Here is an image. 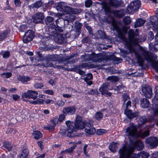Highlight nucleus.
I'll return each instance as SVG.
<instances>
[{
    "label": "nucleus",
    "instance_id": "obj_25",
    "mask_svg": "<svg viewBox=\"0 0 158 158\" xmlns=\"http://www.w3.org/2000/svg\"><path fill=\"white\" fill-rule=\"evenodd\" d=\"M43 4L41 1H38L31 5L29 6V7L31 9L32 8H38L40 7Z\"/></svg>",
    "mask_w": 158,
    "mask_h": 158
},
{
    "label": "nucleus",
    "instance_id": "obj_31",
    "mask_svg": "<svg viewBox=\"0 0 158 158\" xmlns=\"http://www.w3.org/2000/svg\"><path fill=\"white\" fill-rule=\"evenodd\" d=\"M92 54H85L84 55L81 56V58L83 59V60L90 61H92Z\"/></svg>",
    "mask_w": 158,
    "mask_h": 158
},
{
    "label": "nucleus",
    "instance_id": "obj_2",
    "mask_svg": "<svg viewBox=\"0 0 158 158\" xmlns=\"http://www.w3.org/2000/svg\"><path fill=\"white\" fill-rule=\"evenodd\" d=\"M134 150L132 147L123 145L120 149V153L123 158H148L149 156V154L144 151H142L137 154H134Z\"/></svg>",
    "mask_w": 158,
    "mask_h": 158
},
{
    "label": "nucleus",
    "instance_id": "obj_43",
    "mask_svg": "<svg viewBox=\"0 0 158 158\" xmlns=\"http://www.w3.org/2000/svg\"><path fill=\"white\" fill-rule=\"evenodd\" d=\"M98 35L99 37L103 39H106V35L105 33L101 30H99L98 31Z\"/></svg>",
    "mask_w": 158,
    "mask_h": 158
},
{
    "label": "nucleus",
    "instance_id": "obj_16",
    "mask_svg": "<svg viewBox=\"0 0 158 158\" xmlns=\"http://www.w3.org/2000/svg\"><path fill=\"white\" fill-rule=\"evenodd\" d=\"M33 22L35 23H40L42 21L44 18V16L43 13L41 12H39L35 14L33 16Z\"/></svg>",
    "mask_w": 158,
    "mask_h": 158
},
{
    "label": "nucleus",
    "instance_id": "obj_10",
    "mask_svg": "<svg viewBox=\"0 0 158 158\" xmlns=\"http://www.w3.org/2000/svg\"><path fill=\"white\" fill-rule=\"evenodd\" d=\"M141 91L144 95L148 98H151L152 95V91L151 87L147 85L142 86Z\"/></svg>",
    "mask_w": 158,
    "mask_h": 158
},
{
    "label": "nucleus",
    "instance_id": "obj_20",
    "mask_svg": "<svg viewBox=\"0 0 158 158\" xmlns=\"http://www.w3.org/2000/svg\"><path fill=\"white\" fill-rule=\"evenodd\" d=\"M91 57L92 61L94 62L100 61L102 59V54L101 53L92 54Z\"/></svg>",
    "mask_w": 158,
    "mask_h": 158
},
{
    "label": "nucleus",
    "instance_id": "obj_17",
    "mask_svg": "<svg viewBox=\"0 0 158 158\" xmlns=\"http://www.w3.org/2000/svg\"><path fill=\"white\" fill-rule=\"evenodd\" d=\"M76 109L73 106H69L64 108L63 110V113L64 114L71 115L74 114Z\"/></svg>",
    "mask_w": 158,
    "mask_h": 158
},
{
    "label": "nucleus",
    "instance_id": "obj_59",
    "mask_svg": "<svg viewBox=\"0 0 158 158\" xmlns=\"http://www.w3.org/2000/svg\"><path fill=\"white\" fill-rule=\"evenodd\" d=\"M105 130L102 129H98L96 131V134L98 135H100L104 133Z\"/></svg>",
    "mask_w": 158,
    "mask_h": 158
},
{
    "label": "nucleus",
    "instance_id": "obj_8",
    "mask_svg": "<svg viewBox=\"0 0 158 158\" xmlns=\"http://www.w3.org/2000/svg\"><path fill=\"white\" fill-rule=\"evenodd\" d=\"M145 142L151 149L153 148L158 146V138L155 137H149L146 140Z\"/></svg>",
    "mask_w": 158,
    "mask_h": 158
},
{
    "label": "nucleus",
    "instance_id": "obj_7",
    "mask_svg": "<svg viewBox=\"0 0 158 158\" xmlns=\"http://www.w3.org/2000/svg\"><path fill=\"white\" fill-rule=\"evenodd\" d=\"M150 24L153 26V31L157 33L155 36V39L158 42V19L156 16H154L151 19Z\"/></svg>",
    "mask_w": 158,
    "mask_h": 158
},
{
    "label": "nucleus",
    "instance_id": "obj_40",
    "mask_svg": "<svg viewBox=\"0 0 158 158\" xmlns=\"http://www.w3.org/2000/svg\"><path fill=\"white\" fill-rule=\"evenodd\" d=\"M114 14L116 16L120 18H122L124 16L121 10H116L114 11Z\"/></svg>",
    "mask_w": 158,
    "mask_h": 158
},
{
    "label": "nucleus",
    "instance_id": "obj_49",
    "mask_svg": "<svg viewBox=\"0 0 158 158\" xmlns=\"http://www.w3.org/2000/svg\"><path fill=\"white\" fill-rule=\"evenodd\" d=\"M88 94L89 95L97 94L98 91L96 89H92L88 92Z\"/></svg>",
    "mask_w": 158,
    "mask_h": 158
},
{
    "label": "nucleus",
    "instance_id": "obj_11",
    "mask_svg": "<svg viewBox=\"0 0 158 158\" xmlns=\"http://www.w3.org/2000/svg\"><path fill=\"white\" fill-rule=\"evenodd\" d=\"M47 60L48 62H50L49 61H57L58 63L60 64L63 61L65 60L63 58L60 57L58 55H50L47 56L46 57Z\"/></svg>",
    "mask_w": 158,
    "mask_h": 158
},
{
    "label": "nucleus",
    "instance_id": "obj_57",
    "mask_svg": "<svg viewBox=\"0 0 158 158\" xmlns=\"http://www.w3.org/2000/svg\"><path fill=\"white\" fill-rule=\"evenodd\" d=\"M56 34L57 35V34H59L57 32H63V30L60 27H58V26L57 27L56 26Z\"/></svg>",
    "mask_w": 158,
    "mask_h": 158
},
{
    "label": "nucleus",
    "instance_id": "obj_64",
    "mask_svg": "<svg viewBox=\"0 0 158 158\" xmlns=\"http://www.w3.org/2000/svg\"><path fill=\"white\" fill-rule=\"evenodd\" d=\"M149 135V131L148 130L142 133V136L143 137H145L148 136Z\"/></svg>",
    "mask_w": 158,
    "mask_h": 158
},
{
    "label": "nucleus",
    "instance_id": "obj_34",
    "mask_svg": "<svg viewBox=\"0 0 158 158\" xmlns=\"http://www.w3.org/2000/svg\"><path fill=\"white\" fill-rule=\"evenodd\" d=\"M30 98H32L33 99H36L37 97L38 93L37 92L33 90H30Z\"/></svg>",
    "mask_w": 158,
    "mask_h": 158
},
{
    "label": "nucleus",
    "instance_id": "obj_38",
    "mask_svg": "<svg viewBox=\"0 0 158 158\" xmlns=\"http://www.w3.org/2000/svg\"><path fill=\"white\" fill-rule=\"evenodd\" d=\"M107 80L110 81L112 82H115L118 81V78L116 76H112L107 77Z\"/></svg>",
    "mask_w": 158,
    "mask_h": 158
},
{
    "label": "nucleus",
    "instance_id": "obj_15",
    "mask_svg": "<svg viewBox=\"0 0 158 158\" xmlns=\"http://www.w3.org/2000/svg\"><path fill=\"white\" fill-rule=\"evenodd\" d=\"M86 64H83L82 65H79L75 68L70 69L69 71L75 72L79 73L80 75H83L85 74V73L84 71L81 70V69H82L83 68H86Z\"/></svg>",
    "mask_w": 158,
    "mask_h": 158
},
{
    "label": "nucleus",
    "instance_id": "obj_9",
    "mask_svg": "<svg viewBox=\"0 0 158 158\" xmlns=\"http://www.w3.org/2000/svg\"><path fill=\"white\" fill-rule=\"evenodd\" d=\"M93 123V121L90 120L86 124V128L85 129V131L88 134L94 135L96 132L95 128L92 126Z\"/></svg>",
    "mask_w": 158,
    "mask_h": 158
},
{
    "label": "nucleus",
    "instance_id": "obj_36",
    "mask_svg": "<svg viewBox=\"0 0 158 158\" xmlns=\"http://www.w3.org/2000/svg\"><path fill=\"white\" fill-rule=\"evenodd\" d=\"M3 146L8 151H10L12 148L11 144L9 142H4Z\"/></svg>",
    "mask_w": 158,
    "mask_h": 158
},
{
    "label": "nucleus",
    "instance_id": "obj_53",
    "mask_svg": "<svg viewBox=\"0 0 158 158\" xmlns=\"http://www.w3.org/2000/svg\"><path fill=\"white\" fill-rule=\"evenodd\" d=\"M44 92L46 94L51 95H53L54 94L53 91L50 89L46 90L44 91Z\"/></svg>",
    "mask_w": 158,
    "mask_h": 158
},
{
    "label": "nucleus",
    "instance_id": "obj_21",
    "mask_svg": "<svg viewBox=\"0 0 158 158\" xmlns=\"http://www.w3.org/2000/svg\"><path fill=\"white\" fill-rule=\"evenodd\" d=\"M108 82H105L99 88V90L101 93L102 94H104L108 91Z\"/></svg>",
    "mask_w": 158,
    "mask_h": 158
},
{
    "label": "nucleus",
    "instance_id": "obj_55",
    "mask_svg": "<svg viewBox=\"0 0 158 158\" xmlns=\"http://www.w3.org/2000/svg\"><path fill=\"white\" fill-rule=\"evenodd\" d=\"M14 2L16 7H19L21 6V2L20 0H14Z\"/></svg>",
    "mask_w": 158,
    "mask_h": 158
},
{
    "label": "nucleus",
    "instance_id": "obj_4",
    "mask_svg": "<svg viewBox=\"0 0 158 158\" xmlns=\"http://www.w3.org/2000/svg\"><path fill=\"white\" fill-rule=\"evenodd\" d=\"M38 56L35 60V63L34 64L35 66H37L40 68H47L48 67H53L60 69L62 67L59 65L53 64L52 63L48 62L45 60H43L42 59V55L38 53Z\"/></svg>",
    "mask_w": 158,
    "mask_h": 158
},
{
    "label": "nucleus",
    "instance_id": "obj_30",
    "mask_svg": "<svg viewBox=\"0 0 158 158\" xmlns=\"http://www.w3.org/2000/svg\"><path fill=\"white\" fill-rule=\"evenodd\" d=\"M117 144L114 142H112L109 146V149L112 152H114L116 151L117 148Z\"/></svg>",
    "mask_w": 158,
    "mask_h": 158
},
{
    "label": "nucleus",
    "instance_id": "obj_3",
    "mask_svg": "<svg viewBox=\"0 0 158 158\" xmlns=\"http://www.w3.org/2000/svg\"><path fill=\"white\" fill-rule=\"evenodd\" d=\"M66 124L68 127L67 131L71 133L76 131L77 129H82L86 126L87 123L82 121V118L79 115L76 116L74 123L69 121L66 122Z\"/></svg>",
    "mask_w": 158,
    "mask_h": 158
},
{
    "label": "nucleus",
    "instance_id": "obj_32",
    "mask_svg": "<svg viewBox=\"0 0 158 158\" xmlns=\"http://www.w3.org/2000/svg\"><path fill=\"white\" fill-rule=\"evenodd\" d=\"M29 153V151L27 149H24L22 153L19 155V158H26Z\"/></svg>",
    "mask_w": 158,
    "mask_h": 158
},
{
    "label": "nucleus",
    "instance_id": "obj_13",
    "mask_svg": "<svg viewBox=\"0 0 158 158\" xmlns=\"http://www.w3.org/2000/svg\"><path fill=\"white\" fill-rule=\"evenodd\" d=\"M56 25L54 23H51L46 29V34L51 36H55L56 34Z\"/></svg>",
    "mask_w": 158,
    "mask_h": 158
},
{
    "label": "nucleus",
    "instance_id": "obj_63",
    "mask_svg": "<svg viewBox=\"0 0 158 158\" xmlns=\"http://www.w3.org/2000/svg\"><path fill=\"white\" fill-rule=\"evenodd\" d=\"M12 98L15 101H18L19 100L20 97L17 94H13L12 95Z\"/></svg>",
    "mask_w": 158,
    "mask_h": 158
},
{
    "label": "nucleus",
    "instance_id": "obj_23",
    "mask_svg": "<svg viewBox=\"0 0 158 158\" xmlns=\"http://www.w3.org/2000/svg\"><path fill=\"white\" fill-rule=\"evenodd\" d=\"M135 147L137 149L141 150H142L143 148V145L142 142L140 140H137L134 143Z\"/></svg>",
    "mask_w": 158,
    "mask_h": 158
},
{
    "label": "nucleus",
    "instance_id": "obj_54",
    "mask_svg": "<svg viewBox=\"0 0 158 158\" xmlns=\"http://www.w3.org/2000/svg\"><path fill=\"white\" fill-rule=\"evenodd\" d=\"M52 124L55 126L58 123V119L57 118H54L51 120Z\"/></svg>",
    "mask_w": 158,
    "mask_h": 158
},
{
    "label": "nucleus",
    "instance_id": "obj_37",
    "mask_svg": "<svg viewBox=\"0 0 158 158\" xmlns=\"http://www.w3.org/2000/svg\"><path fill=\"white\" fill-rule=\"evenodd\" d=\"M103 117V114L101 112H98L96 113L95 118L96 120H99L101 119Z\"/></svg>",
    "mask_w": 158,
    "mask_h": 158
},
{
    "label": "nucleus",
    "instance_id": "obj_5",
    "mask_svg": "<svg viewBox=\"0 0 158 158\" xmlns=\"http://www.w3.org/2000/svg\"><path fill=\"white\" fill-rule=\"evenodd\" d=\"M125 134V135L129 138H136L139 136V135L137 132V128L133 124L127 128Z\"/></svg>",
    "mask_w": 158,
    "mask_h": 158
},
{
    "label": "nucleus",
    "instance_id": "obj_6",
    "mask_svg": "<svg viewBox=\"0 0 158 158\" xmlns=\"http://www.w3.org/2000/svg\"><path fill=\"white\" fill-rule=\"evenodd\" d=\"M141 4L139 0L134 1L130 3L127 7V12L128 13L131 14L137 11L139 9Z\"/></svg>",
    "mask_w": 158,
    "mask_h": 158
},
{
    "label": "nucleus",
    "instance_id": "obj_44",
    "mask_svg": "<svg viewBox=\"0 0 158 158\" xmlns=\"http://www.w3.org/2000/svg\"><path fill=\"white\" fill-rule=\"evenodd\" d=\"M123 20L124 23L126 25L130 24L131 22L130 18V17L128 16L125 17L123 19Z\"/></svg>",
    "mask_w": 158,
    "mask_h": 158
},
{
    "label": "nucleus",
    "instance_id": "obj_27",
    "mask_svg": "<svg viewBox=\"0 0 158 158\" xmlns=\"http://www.w3.org/2000/svg\"><path fill=\"white\" fill-rule=\"evenodd\" d=\"M32 135L34 137V138L37 140L40 139L42 136L41 133L38 131H34L32 133Z\"/></svg>",
    "mask_w": 158,
    "mask_h": 158
},
{
    "label": "nucleus",
    "instance_id": "obj_18",
    "mask_svg": "<svg viewBox=\"0 0 158 158\" xmlns=\"http://www.w3.org/2000/svg\"><path fill=\"white\" fill-rule=\"evenodd\" d=\"M156 98L154 99V100H156V102L154 104L155 105L156 108L154 110V113L155 115L158 114V86L155 87Z\"/></svg>",
    "mask_w": 158,
    "mask_h": 158
},
{
    "label": "nucleus",
    "instance_id": "obj_51",
    "mask_svg": "<svg viewBox=\"0 0 158 158\" xmlns=\"http://www.w3.org/2000/svg\"><path fill=\"white\" fill-rule=\"evenodd\" d=\"M43 86V84L41 83H36L34 85V87L37 89L40 88Z\"/></svg>",
    "mask_w": 158,
    "mask_h": 158
},
{
    "label": "nucleus",
    "instance_id": "obj_24",
    "mask_svg": "<svg viewBox=\"0 0 158 158\" xmlns=\"http://www.w3.org/2000/svg\"><path fill=\"white\" fill-rule=\"evenodd\" d=\"M140 104L142 107L147 108L149 105V102L147 99L144 98L140 100Z\"/></svg>",
    "mask_w": 158,
    "mask_h": 158
},
{
    "label": "nucleus",
    "instance_id": "obj_35",
    "mask_svg": "<svg viewBox=\"0 0 158 158\" xmlns=\"http://www.w3.org/2000/svg\"><path fill=\"white\" fill-rule=\"evenodd\" d=\"M103 8L107 12H109L110 10V7L108 3L106 2H103L102 3Z\"/></svg>",
    "mask_w": 158,
    "mask_h": 158
},
{
    "label": "nucleus",
    "instance_id": "obj_22",
    "mask_svg": "<svg viewBox=\"0 0 158 158\" xmlns=\"http://www.w3.org/2000/svg\"><path fill=\"white\" fill-rule=\"evenodd\" d=\"M124 112L126 115H127L130 119L134 118L138 116L139 114L138 112L132 113L131 111L130 110H128L127 111L125 110Z\"/></svg>",
    "mask_w": 158,
    "mask_h": 158
},
{
    "label": "nucleus",
    "instance_id": "obj_48",
    "mask_svg": "<svg viewBox=\"0 0 158 158\" xmlns=\"http://www.w3.org/2000/svg\"><path fill=\"white\" fill-rule=\"evenodd\" d=\"M122 98L123 104H125V102L129 98V96L127 93H125L122 95Z\"/></svg>",
    "mask_w": 158,
    "mask_h": 158
},
{
    "label": "nucleus",
    "instance_id": "obj_1",
    "mask_svg": "<svg viewBox=\"0 0 158 158\" xmlns=\"http://www.w3.org/2000/svg\"><path fill=\"white\" fill-rule=\"evenodd\" d=\"M112 25L113 27V30L117 31L118 37L125 42V44L129 50L135 54L139 65L140 66H143L144 59L148 62L151 63L153 69L158 73V61L154 60L157 58L156 55L147 51L144 48L140 47L138 52L136 51L132 48L133 45H136L138 43L142 41L137 37H135V33L134 31L132 30H130L128 33L129 40L127 41L125 36L127 32L126 27L124 26L119 28L114 21L112 23Z\"/></svg>",
    "mask_w": 158,
    "mask_h": 158
},
{
    "label": "nucleus",
    "instance_id": "obj_26",
    "mask_svg": "<svg viewBox=\"0 0 158 158\" xmlns=\"http://www.w3.org/2000/svg\"><path fill=\"white\" fill-rule=\"evenodd\" d=\"M145 23V21L142 19H138L135 23L134 27L136 28L142 26Z\"/></svg>",
    "mask_w": 158,
    "mask_h": 158
},
{
    "label": "nucleus",
    "instance_id": "obj_39",
    "mask_svg": "<svg viewBox=\"0 0 158 158\" xmlns=\"http://www.w3.org/2000/svg\"><path fill=\"white\" fill-rule=\"evenodd\" d=\"M54 20L53 17L49 16H47L44 20L45 23L47 25H48L52 22Z\"/></svg>",
    "mask_w": 158,
    "mask_h": 158
},
{
    "label": "nucleus",
    "instance_id": "obj_50",
    "mask_svg": "<svg viewBox=\"0 0 158 158\" xmlns=\"http://www.w3.org/2000/svg\"><path fill=\"white\" fill-rule=\"evenodd\" d=\"M30 90H28L27 92L23 94L22 97L23 98H30Z\"/></svg>",
    "mask_w": 158,
    "mask_h": 158
},
{
    "label": "nucleus",
    "instance_id": "obj_52",
    "mask_svg": "<svg viewBox=\"0 0 158 158\" xmlns=\"http://www.w3.org/2000/svg\"><path fill=\"white\" fill-rule=\"evenodd\" d=\"M92 4V2L91 0H87L85 2V6L87 7H89Z\"/></svg>",
    "mask_w": 158,
    "mask_h": 158
},
{
    "label": "nucleus",
    "instance_id": "obj_41",
    "mask_svg": "<svg viewBox=\"0 0 158 158\" xmlns=\"http://www.w3.org/2000/svg\"><path fill=\"white\" fill-rule=\"evenodd\" d=\"M147 120L145 116H143L140 117L138 120V122L140 125L146 123Z\"/></svg>",
    "mask_w": 158,
    "mask_h": 158
},
{
    "label": "nucleus",
    "instance_id": "obj_47",
    "mask_svg": "<svg viewBox=\"0 0 158 158\" xmlns=\"http://www.w3.org/2000/svg\"><path fill=\"white\" fill-rule=\"evenodd\" d=\"M73 8H71L70 7L67 6H66L64 8V10L65 11V12H66L68 13H72Z\"/></svg>",
    "mask_w": 158,
    "mask_h": 158
},
{
    "label": "nucleus",
    "instance_id": "obj_14",
    "mask_svg": "<svg viewBox=\"0 0 158 158\" xmlns=\"http://www.w3.org/2000/svg\"><path fill=\"white\" fill-rule=\"evenodd\" d=\"M66 36L61 34H57L54 36L55 42L59 44H62L65 42Z\"/></svg>",
    "mask_w": 158,
    "mask_h": 158
},
{
    "label": "nucleus",
    "instance_id": "obj_28",
    "mask_svg": "<svg viewBox=\"0 0 158 158\" xmlns=\"http://www.w3.org/2000/svg\"><path fill=\"white\" fill-rule=\"evenodd\" d=\"M19 81H21L22 82L25 83L31 80L29 77L28 76H19L17 78Z\"/></svg>",
    "mask_w": 158,
    "mask_h": 158
},
{
    "label": "nucleus",
    "instance_id": "obj_33",
    "mask_svg": "<svg viewBox=\"0 0 158 158\" xmlns=\"http://www.w3.org/2000/svg\"><path fill=\"white\" fill-rule=\"evenodd\" d=\"M76 146V145H75L74 146H72L68 149H67L65 150H64L62 151L61 153L62 154L64 153H72L73 150L75 149V147Z\"/></svg>",
    "mask_w": 158,
    "mask_h": 158
},
{
    "label": "nucleus",
    "instance_id": "obj_58",
    "mask_svg": "<svg viewBox=\"0 0 158 158\" xmlns=\"http://www.w3.org/2000/svg\"><path fill=\"white\" fill-rule=\"evenodd\" d=\"M10 56V52L7 51L5 52L2 54L3 57L5 58H7L9 57Z\"/></svg>",
    "mask_w": 158,
    "mask_h": 158
},
{
    "label": "nucleus",
    "instance_id": "obj_42",
    "mask_svg": "<svg viewBox=\"0 0 158 158\" xmlns=\"http://www.w3.org/2000/svg\"><path fill=\"white\" fill-rule=\"evenodd\" d=\"M1 76L3 78H8L12 76V73L10 72L4 73L1 74Z\"/></svg>",
    "mask_w": 158,
    "mask_h": 158
},
{
    "label": "nucleus",
    "instance_id": "obj_19",
    "mask_svg": "<svg viewBox=\"0 0 158 158\" xmlns=\"http://www.w3.org/2000/svg\"><path fill=\"white\" fill-rule=\"evenodd\" d=\"M10 33V30L9 29L0 32V41H2L7 37Z\"/></svg>",
    "mask_w": 158,
    "mask_h": 158
},
{
    "label": "nucleus",
    "instance_id": "obj_45",
    "mask_svg": "<svg viewBox=\"0 0 158 158\" xmlns=\"http://www.w3.org/2000/svg\"><path fill=\"white\" fill-rule=\"evenodd\" d=\"M66 6V4L64 2H61L58 3V5H57V9L60 8L64 10Z\"/></svg>",
    "mask_w": 158,
    "mask_h": 158
},
{
    "label": "nucleus",
    "instance_id": "obj_60",
    "mask_svg": "<svg viewBox=\"0 0 158 158\" xmlns=\"http://www.w3.org/2000/svg\"><path fill=\"white\" fill-rule=\"evenodd\" d=\"M93 78V75L92 74L90 73L88 74L87 76L85 78V80H91Z\"/></svg>",
    "mask_w": 158,
    "mask_h": 158
},
{
    "label": "nucleus",
    "instance_id": "obj_62",
    "mask_svg": "<svg viewBox=\"0 0 158 158\" xmlns=\"http://www.w3.org/2000/svg\"><path fill=\"white\" fill-rule=\"evenodd\" d=\"M131 102L130 101H128L126 103V108L125 110H128L129 108L131 106Z\"/></svg>",
    "mask_w": 158,
    "mask_h": 158
},
{
    "label": "nucleus",
    "instance_id": "obj_56",
    "mask_svg": "<svg viewBox=\"0 0 158 158\" xmlns=\"http://www.w3.org/2000/svg\"><path fill=\"white\" fill-rule=\"evenodd\" d=\"M148 39L150 40H152L154 38V35L152 32H149L148 34Z\"/></svg>",
    "mask_w": 158,
    "mask_h": 158
},
{
    "label": "nucleus",
    "instance_id": "obj_61",
    "mask_svg": "<svg viewBox=\"0 0 158 158\" xmlns=\"http://www.w3.org/2000/svg\"><path fill=\"white\" fill-rule=\"evenodd\" d=\"M81 11V10H79L77 9H73L72 13L75 14H77L80 13Z\"/></svg>",
    "mask_w": 158,
    "mask_h": 158
},
{
    "label": "nucleus",
    "instance_id": "obj_29",
    "mask_svg": "<svg viewBox=\"0 0 158 158\" xmlns=\"http://www.w3.org/2000/svg\"><path fill=\"white\" fill-rule=\"evenodd\" d=\"M121 2L118 0H111L109 2L110 5L114 7H118L121 5Z\"/></svg>",
    "mask_w": 158,
    "mask_h": 158
},
{
    "label": "nucleus",
    "instance_id": "obj_46",
    "mask_svg": "<svg viewBox=\"0 0 158 158\" xmlns=\"http://www.w3.org/2000/svg\"><path fill=\"white\" fill-rule=\"evenodd\" d=\"M123 88L124 86L121 84V85L117 86L115 89L118 92V93H121V92H123Z\"/></svg>",
    "mask_w": 158,
    "mask_h": 158
},
{
    "label": "nucleus",
    "instance_id": "obj_12",
    "mask_svg": "<svg viewBox=\"0 0 158 158\" xmlns=\"http://www.w3.org/2000/svg\"><path fill=\"white\" fill-rule=\"evenodd\" d=\"M34 37V32L31 30L27 31L23 37V41L24 43H27L31 41Z\"/></svg>",
    "mask_w": 158,
    "mask_h": 158
}]
</instances>
